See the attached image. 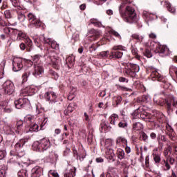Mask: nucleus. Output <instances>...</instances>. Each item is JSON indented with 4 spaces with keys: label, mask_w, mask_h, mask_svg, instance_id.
Returning a JSON list of instances; mask_svg holds the SVG:
<instances>
[{
    "label": "nucleus",
    "mask_w": 177,
    "mask_h": 177,
    "mask_svg": "<svg viewBox=\"0 0 177 177\" xmlns=\"http://www.w3.org/2000/svg\"><path fill=\"white\" fill-rule=\"evenodd\" d=\"M109 55H110V52L109 50L106 51H101L98 54V57H100L102 59H106V57H109Z\"/></svg>",
    "instance_id": "obj_55"
},
{
    "label": "nucleus",
    "mask_w": 177,
    "mask_h": 177,
    "mask_svg": "<svg viewBox=\"0 0 177 177\" xmlns=\"http://www.w3.org/2000/svg\"><path fill=\"white\" fill-rule=\"evenodd\" d=\"M115 174V168L113 167H110L107 169L106 177H114ZM100 177H104V174H101Z\"/></svg>",
    "instance_id": "obj_31"
},
{
    "label": "nucleus",
    "mask_w": 177,
    "mask_h": 177,
    "mask_svg": "<svg viewBox=\"0 0 177 177\" xmlns=\"http://www.w3.org/2000/svg\"><path fill=\"white\" fill-rule=\"evenodd\" d=\"M16 127L15 133H17V135H21V133H23V121H18L16 124Z\"/></svg>",
    "instance_id": "obj_32"
},
{
    "label": "nucleus",
    "mask_w": 177,
    "mask_h": 177,
    "mask_svg": "<svg viewBox=\"0 0 177 177\" xmlns=\"http://www.w3.org/2000/svg\"><path fill=\"white\" fill-rule=\"evenodd\" d=\"M139 70H140L139 65L136 64L127 63L124 70V75L127 77L135 78V77H136V73H139Z\"/></svg>",
    "instance_id": "obj_6"
},
{
    "label": "nucleus",
    "mask_w": 177,
    "mask_h": 177,
    "mask_svg": "<svg viewBox=\"0 0 177 177\" xmlns=\"http://www.w3.org/2000/svg\"><path fill=\"white\" fill-rule=\"evenodd\" d=\"M91 24H93L95 27H102V22L99 21L97 19H90Z\"/></svg>",
    "instance_id": "obj_53"
},
{
    "label": "nucleus",
    "mask_w": 177,
    "mask_h": 177,
    "mask_svg": "<svg viewBox=\"0 0 177 177\" xmlns=\"http://www.w3.org/2000/svg\"><path fill=\"white\" fill-rule=\"evenodd\" d=\"M28 142V138L20 139L15 145V150L19 153L20 157H24L26 152L24 151V145Z\"/></svg>",
    "instance_id": "obj_8"
},
{
    "label": "nucleus",
    "mask_w": 177,
    "mask_h": 177,
    "mask_svg": "<svg viewBox=\"0 0 177 177\" xmlns=\"http://www.w3.org/2000/svg\"><path fill=\"white\" fill-rule=\"evenodd\" d=\"M166 128V133L169 136V139L170 140H172L173 142H175L177 139L176 133H175V131H174V129L169 124L167 123L165 124Z\"/></svg>",
    "instance_id": "obj_18"
},
{
    "label": "nucleus",
    "mask_w": 177,
    "mask_h": 177,
    "mask_svg": "<svg viewBox=\"0 0 177 177\" xmlns=\"http://www.w3.org/2000/svg\"><path fill=\"white\" fill-rule=\"evenodd\" d=\"M119 116L118 115L115 113H113L110 117H109V124L111 125H113V127H115V122L118 121Z\"/></svg>",
    "instance_id": "obj_34"
},
{
    "label": "nucleus",
    "mask_w": 177,
    "mask_h": 177,
    "mask_svg": "<svg viewBox=\"0 0 177 177\" xmlns=\"http://www.w3.org/2000/svg\"><path fill=\"white\" fill-rule=\"evenodd\" d=\"M44 174V167L35 166L32 169L31 177H40Z\"/></svg>",
    "instance_id": "obj_24"
},
{
    "label": "nucleus",
    "mask_w": 177,
    "mask_h": 177,
    "mask_svg": "<svg viewBox=\"0 0 177 177\" xmlns=\"http://www.w3.org/2000/svg\"><path fill=\"white\" fill-rule=\"evenodd\" d=\"M44 74V66L41 64L34 65V71H32V75L35 77H39Z\"/></svg>",
    "instance_id": "obj_25"
},
{
    "label": "nucleus",
    "mask_w": 177,
    "mask_h": 177,
    "mask_svg": "<svg viewBox=\"0 0 177 177\" xmlns=\"http://www.w3.org/2000/svg\"><path fill=\"white\" fill-rule=\"evenodd\" d=\"M10 156L12 157L10 159V162L12 164H17L18 165H20V164H23V160H24V156H20L19 155V153L16 151V150L10 151Z\"/></svg>",
    "instance_id": "obj_12"
},
{
    "label": "nucleus",
    "mask_w": 177,
    "mask_h": 177,
    "mask_svg": "<svg viewBox=\"0 0 177 177\" xmlns=\"http://www.w3.org/2000/svg\"><path fill=\"white\" fill-rule=\"evenodd\" d=\"M4 16L6 19H12V12H10V10H6L4 11Z\"/></svg>",
    "instance_id": "obj_63"
},
{
    "label": "nucleus",
    "mask_w": 177,
    "mask_h": 177,
    "mask_svg": "<svg viewBox=\"0 0 177 177\" xmlns=\"http://www.w3.org/2000/svg\"><path fill=\"white\" fill-rule=\"evenodd\" d=\"M66 64L69 68H73L75 64V57L74 55H71L66 57Z\"/></svg>",
    "instance_id": "obj_27"
},
{
    "label": "nucleus",
    "mask_w": 177,
    "mask_h": 177,
    "mask_svg": "<svg viewBox=\"0 0 177 177\" xmlns=\"http://www.w3.org/2000/svg\"><path fill=\"white\" fill-rule=\"evenodd\" d=\"M149 115H150V113L146 112V111H145V108L142 106V111L140 115V118H142V120H144V121L147 122V119L149 118Z\"/></svg>",
    "instance_id": "obj_46"
},
{
    "label": "nucleus",
    "mask_w": 177,
    "mask_h": 177,
    "mask_svg": "<svg viewBox=\"0 0 177 177\" xmlns=\"http://www.w3.org/2000/svg\"><path fill=\"white\" fill-rule=\"evenodd\" d=\"M3 32L6 35V37H10V35H12V28L5 26L3 28Z\"/></svg>",
    "instance_id": "obj_54"
},
{
    "label": "nucleus",
    "mask_w": 177,
    "mask_h": 177,
    "mask_svg": "<svg viewBox=\"0 0 177 177\" xmlns=\"http://www.w3.org/2000/svg\"><path fill=\"white\" fill-rule=\"evenodd\" d=\"M152 156L155 164L159 165L160 162H161V155L153 153Z\"/></svg>",
    "instance_id": "obj_41"
},
{
    "label": "nucleus",
    "mask_w": 177,
    "mask_h": 177,
    "mask_svg": "<svg viewBox=\"0 0 177 177\" xmlns=\"http://www.w3.org/2000/svg\"><path fill=\"white\" fill-rule=\"evenodd\" d=\"M119 128H122L123 129H127L128 128V122L125 120H122L118 123Z\"/></svg>",
    "instance_id": "obj_58"
},
{
    "label": "nucleus",
    "mask_w": 177,
    "mask_h": 177,
    "mask_svg": "<svg viewBox=\"0 0 177 177\" xmlns=\"http://www.w3.org/2000/svg\"><path fill=\"white\" fill-rule=\"evenodd\" d=\"M147 74H150L149 77L152 81H158L159 82H161V86L163 87L164 89H168V88L171 86V84L169 83L167 77L160 74L154 67L148 66L147 68Z\"/></svg>",
    "instance_id": "obj_2"
},
{
    "label": "nucleus",
    "mask_w": 177,
    "mask_h": 177,
    "mask_svg": "<svg viewBox=\"0 0 177 177\" xmlns=\"http://www.w3.org/2000/svg\"><path fill=\"white\" fill-rule=\"evenodd\" d=\"M164 118V114L160 111H156V116H153L151 113L148 116L146 122H151L153 124H156V122L158 120L159 122H161V120Z\"/></svg>",
    "instance_id": "obj_16"
},
{
    "label": "nucleus",
    "mask_w": 177,
    "mask_h": 177,
    "mask_svg": "<svg viewBox=\"0 0 177 177\" xmlns=\"http://www.w3.org/2000/svg\"><path fill=\"white\" fill-rule=\"evenodd\" d=\"M17 39H19V41L24 39V41H26V39H30L28 38V37H27V35L26 34V32L21 30L18 32Z\"/></svg>",
    "instance_id": "obj_44"
},
{
    "label": "nucleus",
    "mask_w": 177,
    "mask_h": 177,
    "mask_svg": "<svg viewBox=\"0 0 177 177\" xmlns=\"http://www.w3.org/2000/svg\"><path fill=\"white\" fill-rule=\"evenodd\" d=\"M31 75V72L30 71H26L24 72L22 75V84H24V82H27L28 80V77Z\"/></svg>",
    "instance_id": "obj_48"
},
{
    "label": "nucleus",
    "mask_w": 177,
    "mask_h": 177,
    "mask_svg": "<svg viewBox=\"0 0 177 177\" xmlns=\"http://www.w3.org/2000/svg\"><path fill=\"white\" fill-rule=\"evenodd\" d=\"M17 13L18 15V20L21 22L23 23V21H24V20H26V15H24V14H23V12H21V10H17Z\"/></svg>",
    "instance_id": "obj_51"
},
{
    "label": "nucleus",
    "mask_w": 177,
    "mask_h": 177,
    "mask_svg": "<svg viewBox=\"0 0 177 177\" xmlns=\"http://www.w3.org/2000/svg\"><path fill=\"white\" fill-rule=\"evenodd\" d=\"M131 0H123L122 4L119 7V13L122 19H124L127 23H138V18L135 9L132 6H127V3H131Z\"/></svg>",
    "instance_id": "obj_1"
},
{
    "label": "nucleus",
    "mask_w": 177,
    "mask_h": 177,
    "mask_svg": "<svg viewBox=\"0 0 177 177\" xmlns=\"http://www.w3.org/2000/svg\"><path fill=\"white\" fill-rule=\"evenodd\" d=\"M39 128V126L36 123H31L30 124L29 131L30 132H38V129Z\"/></svg>",
    "instance_id": "obj_52"
},
{
    "label": "nucleus",
    "mask_w": 177,
    "mask_h": 177,
    "mask_svg": "<svg viewBox=\"0 0 177 177\" xmlns=\"http://www.w3.org/2000/svg\"><path fill=\"white\" fill-rule=\"evenodd\" d=\"M26 62V59L23 58H14L12 60V70L13 71H20L23 68V64Z\"/></svg>",
    "instance_id": "obj_15"
},
{
    "label": "nucleus",
    "mask_w": 177,
    "mask_h": 177,
    "mask_svg": "<svg viewBox=\"0 0 177 177\" xmlns=\"http://www.w3.org/2000/svg\"><path fill=\"white\" fill-rule=\"evenodd\" d=\"M14 104L16 109H24L28 104V99L24 97L19 98L15 101Z\"/></svg>",
    "instance_id": "obj_21"
},
{
    "label": "nucleus",
    "mask_w": 177,
    "mask_h": 177,
    "mask_svg": "<svg viewBox=\"0 0 177 177\" xmlns=\"http://www.w3.org/2000/svg\"><path fill=\"white\" fill-rule=\"evenodd\" d=\"M46 56L49 59V62H51L53 68H55V70H59V68H60V65L62 64V60L59 58V57H52L50 55H48V53H46L44 57H46Z\"/></svg>",
    "instance_id": "obj_14"
},
{
    "label": "nucleus",
    "mask_w": 177,
    "mask_h": 177,
    "mask_svg": "<svg viewBox=\"0 0 177 177\" xmlns=\"http://www.w3.org/2000/svg\"><path fill=\"white\" fill-rule=\"evenodd\" d=\"M14 8H17V10H23V5L20 3V0H10Z\"/></svg>",
    "instance_id": "obj_36"
},
{
    "label": "nucleus",
    "mask_w": 177,
    "mask_h": 177,
    "mask_svg": "<svg viewBox=\"0 0 177 177\" xmlns=\"http://www.w3.org/2000/svg\"><path fill=\"white\" fill-rule=\"evenodd\" d=\"M131 38L133 39H136L137 42H143L144 37L142 35H139L138 33H134L131 35Z\"/></svg>",
    "instance_id": "obj_47"
},
{
    "label": "nucleus",
    "mask_w": 177,
    "mask_h": 177,
    "mask_svg": "<svg viewBox=\"0 0 177 177\" xmlns=\"http://www.w3.org/2000/svg\"><path fill=\"white\" fill-rule=\"evenodd\" d=\"M110 34H111V35H113V37H115V38H117L119 41H121L122 37H121V35H120V33H118V32L114 30H111L109 31Z\"/></svg>",
    "instance_id": "obj_56"
},
{
    "label": "nucleus",
    "mask_w": 177,
    "mask_h": 177,
    "mask_svg": "<svg viewBox=\"0 0 177 177\" xmlns=\"http://www.w3.org/2000/svg\"><path fill=\"white\" fill-rule=\"evenodd\" d=\"M44 99L46 102H50V103H56V99H57V95L55 91H47L44 94Z\"/></svg>",
    "instance_id": "obj_20"
},
{
    "label": "nucleus",
    "mask_w": 177,
    "mask_h": 177,
    "mask_svg": "<svg viewBox=\"0 0 177 177\" xmlns=\"http://www.w3.org/2000/svg\"><path fill=\"white\" fill-rule=\"evenodd\" d=\"M100 129L101 132L106 133V132H110V131H111V126L105 122H102L100 125Z\"/></svg>",
    "instance_id": "obj_29"
},
{
    "label": "nucleus",
    "mask_w": 177,
    "mask_h": 177,
    "mask_svg": "<svg viewBox=\"0 0 177 177\" xmlns=\"http://www.w3.org/2000/svg\"><path fill=\"white\" fill-rule=\"evenodd\" d=\"M15 84L12 81L7 80L3 84L4 95H13L15 93Z\"/></svg>",
    "instance_id": "obj_10"
},
{
    "label": "nucleus",
    "mask_w": 177,
    "mask_h": 177,
    "mask_svg": "<svg viewBox=\"0 0 177 177\" xmlns=\"http://www.w3.org/2000/svg\"><path fill=\"white\" fill-rule=\"evenodd\" d=\"M3 131L6 135H13V131H12V128L9 126H6L3 128Z\"/></svg>",
    "instance_id": "obj_59"
},
{
    "label": "nucleus",
    "mask_w": 177,
    "mask_h": 177,
    "mask_svg": "<svg viewBox=\"0 0 177 177\" xmlns=\"http://www.w3.org/2000/svg\"><path fill=\"white\" fill-rule=\"evenodd\" d=\"M171 151H172V147L171 145H169L167 147L165 148L163 153L165 158H171V156H169Z\"/></svg>",
    "instance_id": "obj_45"
},
{
    "label": "nucleus",
    "mask_w": 177,
    "mask_h": 177,
    "mask_svg": "<svg viewBox=\"0 0 177 177\" xmlns=\"http://www.w3.org/2000/svg\"><path fill=\"white\" fill-rule=\"evenodd\" d=\"M5 66H6V60L3 59L0 63V80L3 78V75L5 73Z\"/></svg>",
    "instance_id": "obj_37"
},
{
    "label": "nucleus",
    "mask_w": 177,
    "mask_h": 177,
    "mask_svg": "<svg viewBox=\"0 0 177 177\" xmlns=\"http://www.w3.org/2000/svg\"><path fill=\"white\" fill-rule=\"evenodd\" d=\"M150 100V96L144 95L139 99V102L141 103H147Z\"/></svg>",
    "instance_id": "obj_57"
},
{
    "label": "nucleus",
    "mask_w": 177,
    "mask_h": 177,
    "mask_svg": "<svg viewBox=\"0 0 177 177\" xmlns=\"http://www.w3.org/2000/svg\"><path fill=\"white\" fill-rule=\"evenodd\" d=\"M150 50L154 53H159L162 55H168L169 53V48L167 46L161 45L159 42L154 41H151L149 44Z\"/></svg>",
    "instance_id": "obj_5"
},
{
    "label": "nucleus",
    "mask_w": 177,
    "mask_h": 177,
    "mask_svg": "<svg viewBox=\"0 0 177 177\" xmlns=\"http://www.w3.org/2000/svg\"><path fill=\"white\" fill-rule=\"evenodd\" d=\"M143 55L146 56V57H148V59H150V57H153V54L151 53V51L149 50V48H146L143 51Z\"/></svg>",
    "instance_id": "obj_61"
},
{
    "label": "nucleus",
    "mask_w": 177,
    "mask_h": 177,
    "mask_svg": "<svg viewBox=\"0 0 177 177\" xmlns=\"http://www.w3.org/2000/svg\"><path fill=\"white\" fill-rule=\"evenodd\" d=\"M140 139L145 143H149V136L143 131L140 135Z\"/></svg>",
    "instance_id": "obj_49"
},
{
    "label": "nucleus",
    "mask_w": 177,
    "mask_h": 177,
    "mask_svg": "<svg viewBox=\"0 0 177 177\" xmlns=\"http://www.w3.org/2000/svg\"><path fill=\"white\" fill-rule=\"evenodd\" d=\"M38 91V88L34 85L28 86L21 91V95L24 97L32 96L35 95Z\"/></svg>",
    "instance_id": "obj_13"
},
{
    "label": "nucleus",
    "mask_w": 177,
    "mask_h": 177,
    "mask_svg": "<svg viewBox=\"0 0 177 177\" xmlns=\"http://www.w3.org/2000/svg\"><path fill=\"white\" fill-rule=\"evenodd\" d=\"M174 164H175V159L174 158L163 159L160 162L161 169L164 172H168L171 169V165H174Z\"/></svg>",
    "instance_id": "obj_11"
},
{
    "label": "nucleus",
    "mask_w": 177,
    "mask_h": 177,
    "mask_svg": "<svg viewBox=\"0 0 177 177\" xmlns=\"http://www.w3.org/2000/svg\"><path fill=\"white\" fill-rule=\"evenodd\" d=\"M143 111V106H139L136 110L131 113V117L133 120L136 118H139V115H140L141 112Z\"/></svg>",
    "instance_id": "obj_33"
},
{
    "label": "nucleus",
    "mask_w": 177,
    "mask_h": 177,
    "mask_svg": "<svg viewBox=\"0 0 177 177\" xmlns=\"http://www.w3.org/2000/svg\"><path fill=\"white\" fill-rule=\"evenodd\" d=\"M116 156L118 160H125V151L121 148L117 149Z\"/></svg>",
    "instance_id": "obj_35"
},
{
    "label": "nucleus",
    "mask_w": 177,
    "mask_h": 177,
    "mask_svg": "<svg viewBox=\"0 0 177 177\" xmlns=\"http://www.w3.org/2000/svg\"><path fill=\"white\" fill-rule=\"evenodd\" d=\"M105 157L107 160H109V161H115V155L114 154V151L113 149L107 151Z\"/></svg>",
    "instance_id": "obj_30"
},
{
    "label": "nucleus",
    "mask_w": 177,
    "mask_h": 177,
    "mask_svg": "<svg viewBox=\"0 0 177 177\" xmlns=\"http://www.w3.org/2000/svg\"><path fill=\"white\" fill-rule=\"evenodd\" d=\"M133 131H142L143 129V124L142 123L138 122L133 124Z\"/></svg>",
    "instance_id": "obj_42"
},
{
    "label": "nucleus",
    "mask_w": 177,
    "mask_h": 177,
    "mask_svg": "<svg viewBox=\"0 0 177 177\" xmlns=\"http://www.w3.org/2000/svg\"><path fill=\"white\" fill-rule=\"evenodd\" d=\"M165 6H166L167 10L170 12V13H175L176 12V9H175V7L172 6V4L169 3V1H165Z\"/></svg>",
    "instance_id": "obj_39"
},
{
    "label": "nucleus",
    "mask_w": 177,
    "mask_h": 177,
    "mask_svg": "<svg viewBox=\"0 0 177 177\" xmlns=\"http://www.w3.org/2000/svg\"><path fill=\"white\" fill-rule=\"evenodd\" d=\"M77 169L75 167H73L68 171H66L64 174V177H74L75 176V172Z\"/></svg>",
    "instance_id": "obj_38"
},
{
    "label": "nucleus",
    "mask_w": 177,
    "mask_h": 177,
    "mask_svg": "<svg viewBox=\"0 0 177 177\" xmlns=\"http://www.w3.org/2000/svg\"><path fill=\"white\" fill-rule=\"evenodd\" d=\"M88 32L89 34H91V35L88 37V41H91V42L99 39V38H100V35H102V32L95 29H91Z\"/></svg>",
    "instance_id": "obj_22"
},
{
    "label": "nucleus",
    "mask_w": 177,
    "mask_h": 177,
    "mask_svg": "<svg viewBox=\"0 0 177 177\" xmlns=\"http://www.w3.org/2000/svg\"><path fill=\"white\" fill-rule=\"evenodd\" d=\"M122 50H124V46L122 45L114 46L109 53V59L110 60H118V59H121L124 55Z\"/></svg>",
    "instance_id": "obj_7"
},
{
    "label": "nucleus",
    "mask_w": 177,
    "mask_h": 177,
    "mask_svg": "<svg viewBox=\"0 0 177 177\" xmlns=\"http://www.w3.org/2000/svg\"><path fill=\"white\" fill-rule=\"evenodd\" d=\"M41 57H42V55H35L32 57V60L26 59V63H28L30 66L33 64H41Z\"/></svg>",
    "instance_id": "obj_23"
},
{
    "label": "nucleus",
    "mask_w": 177,
    "mask_h": 177,
    "mask_svg": "<svg viewBox=\"0 0 177 177\" xmlns=\"http://www.w3.org/2000/svg\"><path fill=\"white\" fill-rule=\"evenodd\" d=\"M59 158V156L57 153L55 152H51L48 156L46 157V161L47 162H50L51 164H55L57 161V158Z\"/></svg>",
    "instance_id": "obj_26"
},
{
    "label": "nucleus",
    "mask_w": 177,
    "mask_h": 177,
    "mask_svg": "<svg viewBox=\"0 0 177 177\" xmlns=\"http://www.w3.org/2000/svg\"><path fill=\"white\" fill-rule=\"evenodd\" d=\"M18 177H28L27 170L21 169L18 172Z\"/></svg>",
    "instance_id": "obj_60"
},
{
    "label": "nucleus",
    "mask_w": 177,
    "mask_h": 177,
    "mask_svg": "<svg viewBox=\"0 0 177 177\" xmlns=\"http://www.w3.org/2000/svg\"><path fill=\"white\" fill-rule=\"evenodd\" d=\"M153 102L158 106H164L166 104V108L168 111H176L177 114V101L174 99L165 100L161 97L158 98V95H155L153 97Z\"/></svg>",
    "instance_id": "obj_3"
},
{
    "label": "nucleus",
    "mask_w": 177,
    "mask_h": 177,
    "mask_svg": "<svg viewBox=\"0 0 177 177\" xmlns=\"http://www.w3.org/2000/svg\"><path fill=\"white\" fill-rule=\"evenodd\" d=\"M131 53H132V55H133V56L135 57L136 60L140 61V59H142V57H140V55H139L138 48L132 46L131 47Z\"/></svg>",
    "instance_id": "obj_43"
},
{
    "label": "nucleus",
    "mask_w": 177,
    "mask_h": 177,
    "mask_svg": "<svg viewBox=\"0 0 177 177\" xmlns=\"http://www.w3.org/2000/svg\"><path fill=\"white\" fill-rule=\"evenodd\" d=\"M41 39H43V42H44V44L50 45L52 49H55L56 50L59 49V44L55 41H53L52 39L45 37L44 35H41Z\"/></svg>",
    "instance_id": "obj_17"
},
{
    "label": "nucleus",
    "mask_w": 177,
    "mask_h": 177,
    "mask_svg": "<svg viewBox=\"0 0 177 177\" xmlns=\"http://www.w3.org/2000/svg\"><path fill=\"white\" fill-rule=\"evenodd\" d=\"M85 157H86V151H82V152L79 154L78 160H80V161H84Z\"/></svg>",
    "instance_id": "obj_64"
},
{
    "label": "nucleus",
    "mask_w": 177,
    "mask_h": 177,
    "mask_svg": "<svg viewBox=\"0 0 177 177\" xmlns=\"http://www.w3.org/2000/svg\"><path fill=\"white\" fill-rule=\"evenodd\" d=\"M8 174V165H3L0 169V177H6Z\"/></svg>",
    "instance_id": "obj_40"
},
{
    "label": "nucleus",
    "mask_w": 177,
    "mask_h": 177,
    "mask_svg": "<svg viewBox=\"0 0 177 177\" xmlns=\"http://www.w3.org/2000/svg\"><path fill=\"white\" fill-rule=\"evenodd\" d=\"M50 146H52L50 140L48 138H44L34 142L32 147L35 151L44 153V151H46V150L50 149Z\"/></svg>",
    "instance_id": "obj_4"
},
{
    "label": "nucleus",
    "mask_w": 177,
    "mask_h": 177,
    "mask_svg": "<svg viewBox=\"0 0 177 177\" xmlns=\"http://www.w3.org/2000/svg\"><path fill=\"white\" fill-rule=\"evenodd\" d=\"M24 43L19 45L21 50H26V52H31L32 50V41L30 39H26Z\"/></svg>",
    "instance_id": "obj_19"
},
{
    "label": "nucleus",
    "mask_w": 177,
    "mask_h": 177,
    "mask_svg": "<svg viewBox=\"0 0 177 177\" xmlns=\"http://www.w3.org/2000/svg\"><path fill=\"white\" fill-rule=\"evenodd\" d=\"M49 74L51 76V78H53V80H57V78H59V74H57L53 70H50Z\"/></svg>",
    "instance_id": "obj_62"
},
{
    "label": "nucleus",
    "mask_w": 177,
    "mask_h": 177,
    "mask_svg": "<svg viewBox=\"0 0 177 177\" xmlns=\"http://www.w3.org/2000/svg\"><path fill=\"white\" fill-rule=\"evenodd\" d=\"M116 145L118 146H123L124 147L128 145V140L124 136H119L116 138Z\"/></svg>",
    "instance_id": "obj_28"
},
{
    "label": "nucleus",
    "mask_w": 177,
    "mask_h": 177,
    "mask_svg": "<svg viewBox=\"0 0 177 177\" xmlns=\"http://www.w3.org/2000/svg\"><path fill=\"white\" fill-rule=\"evenodd\" d=\"M35 45L37 46V48H39L40 49H42V44H45V42H44V39H41V36L39 37V38L35 39L34 41Z\"/></svg>",
    "instance_id": "obj_50"
},
{
    "label": "nucleus",
    "mask_w": 177,
    "mask_h": 177,
    "mask_svg": "<svg viewBox=\"0 0 177 177\" xmlns=\"http://www.w3.org/2000/svg\"><path fill=\"white\" fill-rule=\"evenodd\" d=\"M28 20L29 21L28 27L30 28L34 27H35V28H39V27H41L42 25V22H41L39 19H37L35 15H34L32 13H29L28 15Z\"/></svg>",
    "instance_id": "obj_9"
}]
</instances>
